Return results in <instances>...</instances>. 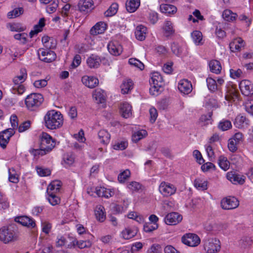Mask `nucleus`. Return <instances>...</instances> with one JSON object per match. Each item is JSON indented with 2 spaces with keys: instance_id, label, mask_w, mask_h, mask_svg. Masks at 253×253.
Here are the masks:
<instances>
[{
  "instance_id": "1",
  "label": "nucleus",
  "mask_w": 253,
  "mask_h": 253,
  "mask_svg": "<svg viewBox=\"0 0 253 253\" xmlns=\"http://www.w3.org/2000/svg\"><path fill=\"white\" fill-rule=\"evenodd\" d=\"M45 126L50 129L60 128L63 125V116L59 111L50 110L48 111L44 117Z\"/></svg>"
},
{
  "instance_id": "2",
  "label": "nucleus",
  "mask_w": 253,
  "mask_h": 253,
  "mask_svg": "<svg viewBox=\"0 0 253 253\" xmlns=\"http://www.w3.org/2000/svg\"><path fill=\"white\" fill-rule=\"evenodd\" d=\"M27 77V72L25 69L20 70V75L15 77L13 79V86L11 91L13 94H22L24 92L25 88L22 84L24 82Z\"/></svg>"
},
{
  "instance_id": "3",
  "label": "nucleus",
  "mask_w": 253,
  "mask_h": 253,
  "mask_svg": "<svg viewBox=\"0 0 253 253\" xmlns=\"http://www.w3.org/2000/svg\"><path fill=\"white\" fill-rule=\"evenodd\" d=\"M150 88L149 89L151 94L157 96L161 92L163 85V79L160 74L158 72H154L152 74L149 80Z\"/></svg>"
},
{
  "instance_id": "4",
  "label": "nucleus",
  "mask_w": 253,
  "mask_h": 253,
  "mask_svg": "<svg viewBox=\"0 0 253 253\" xmlns=\"http://www.w3.org/2000/svg\"><path fill=\"white\" fill-rule=\"evenodd\" d=\"M14 226L3 227L0 229V240L5 244L17 240L18 235Z\"/></svg>"
},
{
  "instance_id": "5",
  "label": "nucleus",
  "mask_w": 253,
  "mask_h": 253,
  "mask_svg": "<svg viewBox=\"0 0 253 253\" xmlns=\"http://www.w3.org/2000/svg\"><path fill=\"white\" fill-rule=\"evenodd\" d=\"M43 101L42 95L40 93H31L25 99L27 108L31 111L36 110Z\"/></svg>"
},
{
  "instance_id": "6",
  "label": "nucleus",
  "mask_w": 253,
  "mask_h": 253,
  "mask_svg": "<svg viewBox=\"0 0 253 253\" xmlns=\"http://www.w3.org/2000/svg\"><path fill=\"white\" fill-rule=\"evenodd\" d=\"M203 243L204 248L207 253H217L220 250V242L215 238L205 239Z\"/></svg>"
},
{
  "instance_id": "7",
  "label": "nucleus",
  "mask_w": 253,
  "mask_h": 253,
  "mask_svg": "<svg viewBox=\"0 0 253 253\" xmlns=\"http://www.w3.org/2000/svg\"><path fill=\"white\" fill-rule=\"evenodd\" d=\"M41 148L44 149L48 153L50 152L55 146V141L46 132H42L40 136Z\"/></svg>"
},
{
  "instance_id": "8",
  "label": "nucleus",
  "mask_w": 253,
  "mask_h": 253,
  "mask_svg": "<svg viewBox=\"0 0 253 253\" xmlns=\"http://www.w3.org/2000/svg\"><path fill=\"white\" fill-rule=\"evenodd\" d=\"M177 188L175 185L166 181H162L159 185V191L164 197H168L174 195Z\"/></svg>"
},
{
  "instance_id": "9",
  "label": "nucleus",
  "mask_w": 253,
  "mask_h": 253,
  "mask_svg": "<svg viewBox=\"0 0 253 253\" xmlns=\"http://www.w3.org/2000/svg\"><path fill=\"white\" fill-rule=\"evenodd\" d=\"M39 59L45 62L50 63L54 61L56 57V54L48 49L40 48L38 50Z\"/></svg>"
},
{
  "instance_id": "10",
  "label": "nucleus",
  "mask_w": 253,
  "mask_h": 253,
  "mask_svg": "<svg viewBox=\"0 0 253 253\" xmlns=\"http://www.w3.org/2000/svg\"><path fill=\"white\" fill-rule=\"evenodd\" d=\"M220 205L223 210H230L237 208L239 203L238 200L235 197H228L222 199Z\"/></svg>"
},
{
  "instance_id": "11",
  "label": "nucleus",
  "mask_w": 253,
  "mask_h": 253,
  "mask_svg": "<svg viewBox=\"0 0 253 253\" xmlns=\"http://www.w3.org/2000/svg\"><path fill=\"white\" fill-rule=\"evenodd\" d=\"M182 242L190 247H196L200 243V239L198 235L193 233H188L181 238Z\"/></svg>"
},
{
  "instance_id": "12",
  "label": "nucleus",
  "mask_w": 253,
  "mask_h": 253,
  "mask_svg": "<svg viewBox=\"0 0 253 253\" xmlns=\"http://www.w3.org/2000/svg\"><path fill=\"white\" fill-rule=\"evenodd\" d=\"M13 129L8 128L0 133V146L5 148L9 142L10 138L14 134Z\"/></svg>"
},
{
  "instance_id": "13",
  "label": "nucleus",
  "mask_w": 253,
  "mask_h": 253,
  "mask_svg": "<svg viewBox=\"0 0 253 253\" xmlns=\"http://www.w3.org/2000/svg\"><path fill=\"white\" fill-rule=\"evenodd\" d=\"M78 7L80 11L88 13L94 9V2L92 0H80Z\"/></svg>"
},
{
  "instance_id": "14",
  "label": "nucleus",
  "mask_w": 253,
  "mask_h": 253,
  "mask_svg": "<svg viewBox=\"0 0 253 253\" xmlns=\"http://www.w3.org/2000/svg\"><path fill=\"white\" fill-rule=\"evenodd\" d=\"M182 219L181 215L177 212H172L168 213L165 218V222L168 225H176Z\"/></svg>"
},
{
  "instance_id": "15",
  "label": "nucleus",
  "mask_w": 253,
  "mask_h": 253,
  "mask_svg": "<svg viewBox=\"0 0 253 253\" xmlns=\"http://www.w3.org/2000/svg\"><path fill=\"white\" fill-rule=\"evenodd\" d=\"M239 87L242 93L246 96H249L253 93V85L249 80H242L239 84Z\"/></svg>"
},
{
  "instance_id": "16",
  "label": "nucleus",
  "mask_w": 253,
  "mask_h": 253,
  "mask_svg": "<svg viewBox=\"0 0 253 253\" xmlns=\"http://www.w3.org/2000/svg\"><path fill=\"white\" fill-rule=\"evenodd\" d=\"M105 59L104 58L102 59L97 55L91 54L86 60V63L88 67L90 68H98L101 62H103ZM104 64L105 62H103Z\"/></svg>"
},
{
  "instance_id": "17",
  "label": "nucleus",
  "mask_w": 253,
  "mask_h": 253,
  "mask_svg": "<svg viewBox=\"0 0 253 253\" xmlns=\"http://www.w3.org/2000/svg\"><path fill=\"white\" fill-rule=\"evenodd\" d=\"M179 90L184 94H188L192 90V85L191 82L187 80H182L178 84Z\"/></svg>"
},
{
  "instance_id": "18",
  "label": "nucleus",
  "mask_w": 253,
  "mask_h": 253,
  "mask_svg": "<svg viewBox=\"0 0 253 253\" xmlns=\"http://www.w3.org/2000/svg\"><path fill=\"white\" fill-rule=\"evenodd\" d=\"M15 221L20 224L29 227L34 228L36 226L35 221L27 216H21L15 218Z\"/></svg>"
},
{
  "instance_id": "19",
  "label": "nucleus",
  "mask_w": 253,
  "mask_h": 253,
  "mask_svg": "<svg viewBox=\"0 0 253 253\" xmlns=\"http://www.w3.org/2000/svg\"><path fill=\"white\" fill-rule=\"evenodd\" d=\"M109 52L112 55H119L122 52V46L117 41L110 42L108 44Z\"/></svg>"
},
{
  "instance_id": "20",
  "label": "nucleus",
  "mask_w": 253,
  "mask_h": 253,
  "mask_svg": "<svg viewBox=\"0 0 253 253\" xmlns=\"http://www.w3.org/2000/svg\"><path fill=\"white\" fill-rule=\"evenodd\" d=\"M226 177L229 181L234 184H243L245 182L244 176H241L232 171L227 172Z\"/></svg>"
},
{
  "instance_id": "21",
  "label": "nucleus",
  "mask_w": 253,
  "mask_h": 253,
  "mask_svg": "<svg viewBox=\"0 0 253 253\" xmlns=\"http://www.w3.org/2000/svg\"><path fill=\"white\" fill-rule=\"evenodd\" d=\"M245 46L244 41L240 38L234 39L229 44L230 50L232 52H235L241 50Z\"/></svg>"
},
{
  "instance_id": "22",
  "label": "nucleus",
  "mask_w": 253,
  "mask_h": 253,
  "mask_svg": "<svg viewBox=\"0 0 253 253\" xmlns=\"http://www.w3.org/2000/svg\"><path fill=\"white\" fill-rule=\"evenodd\" d=\"M82 82L86 86L91 88L96 87L99 83L98 80L97 78L87 76L83 77Z\"/></svg>"
},
{
  "instance_id": "23",
  "label": "nucleus",
  "mask_w": 253,
  "mask_h": 253,
  "mask_svg": "<svg viewBox=\"0 0 253 253\" xmlns=\"http://www.w3.org/2000/svg\"><path fill=\"white\" fill-rule=\"evenodd\" d=\"M92 96L98 104L104 103L106 101V94L101 89H96L93 92Z\"/></svg>"
},
{
  "instance_id": "24",
  "label": "nucleus",
  "mask_w": 253,
  "mask_h": 253,
  "mask_svg": "<svg viewBox=\"0 0 253 253\" xmlns=\"http://www.w3.org/2000/svg\"><path fill=\"white\" fill-rule=\"evenodd\" d=\"M234 123L236 127L243 128L247 127L249 126V121L245 116L240 115L236 117Z\"/></svg>"
},
{
  "instance_id": "25",
  "label": "nucleus",
  "mask_w": 253,
  "mask_h": 253,
  "mask_svg": "<svg viewBox=\"0 0 253 253\" xmlns=\"http://www.w3.org/2000/svg\"><path fill=\"white\" fill-rule=\"evenodd\" d=\"M106 29V25L105 23L100 22L97 23L90 30V33L92 35H97L104 33Z\"/></svg>"
},
{
  "instance_id": "26",
  "label": "nucleus",
  "mask_w": 253,
  "mask_h": 253,
  "mask_svg": "<svg viewBox=\"0 0 253 253\" xmlns=\"http://www.w3.org/2000/svg\"><path fill=\"white\" fill-rule=\"evenodd\" d=\"M95 215L96 219L100 222H103L106 219V213L105 209L102 205H98L95 210Z\"/></svg>"
},
{
  "instance_id": "27",
  "label": "nucleus",
  "mask_w": 253,
  "mask_h": 253,
  "mask_svg": "<svg viewBox=\"0 0 253 253\" xmlns=\"http://www.w3.org/2000/svg\"><path fill=\"white\" fill-rule=\"evenodd\" d=\"M146 33L147 28L146 27L141 25L137 26L135 31L136 38L140 41L144 40Z\"/></svg>"
},
{
  "instance_id": "28",
  "label": "nucleus",
  "mask_w": 253,
  "mask_h": 253,
  "mask_svg": "<svg viewBox=\"0 0 253 253\" xmlns=\"http://www.w3.org/2000/svg\"><path fill=\"white\" fill-rule=\"evenodd\" d=\"M225 98L226 100L231 102L235 101L238 99V94L235 88L233 86L227 87Z\"/></svg>"
},
{
  "instance_id": "29",
  "label": "nucleus",
  "mask_w": 253,
  "mask_h": 253,
  "mask_svg": "<svg viewBox=\"0 0 253 253\" xmlns=\"http://www.w3.org/2000/svg\"><path fill=\"white\" fill-rule=\"evenodd\" d=\"M120 112L123 117L128 118L132 114L131 106L128 103H123L121 104Z\"/></svg>"
},
{
  "instance_id": "30",
  "label": "nucleus",
  "mask_w": 253,
  "mask_h": 253,
  "mask_svg": "<svg viewBox=\"0 0 253 253\" xmlns=\"http://www.w3.org/2000/svg\"><path fill=\"white\" fill-rule=\"evenodd\" d=\"M137 233V230L134 228L126 227L121 232L122 237L126 240L134 237Z\"/></svg>"
},
{
  "instance_id": "31",
  "label": "nucleus",
  "mask_w": 253,
  "mask_h": 253,
  "mask_svg": "<svg viewBox=\"0 0 253 253\" xmlns=\"http://www.w3.org/2000/svg\"><path fill=\"white\" fill-rule=\"evenodd\" d=\"M139 5V0H127L126 4V9L129 12L135 11Z\"/></svg>"
},
{
  "instance_id": "32",
  "label": "nucleus",
  "mask_w": 253,
  "mask_h": 253,
  "mask_svg": "<svg viewBox=\"0 0 253 253\" xmlns=\"http://www.w3.org/2000/svg\"><path fill=\"white\" fill-rule=\"evenodd\" d=\"M210 71L216 74L220 73L221 70V66L220 63L216 60H211L209 64Z\"/></svg>"
},
{
  "instance_id": "33",
  "label": "nucleus",
  "mask_w": 253,
  "mask_h": 253,
  "mask_svg": "<svg viewBox=\"0 0 253 253\" xmlns=\"http://www.w3.org/2000/svg\"><path fill=\"white\" fill-rule=\"evenodd\" d=\"M98 138L101 143L103 144H107L110 141V134L105 130H100L98 133Z\"/></svg>"
},
{
  "instance_id": "34",
  "label": "nucleus",
  "mask_w": 253,
  "mask_h": 253,
  "mask_svg": "<svg viewBox=\"0 0 253 253\" xmlns=\"http://www.w3.org/2000/svg\"><path fill=\"white\" fill-rule=\"evenodd\" d=\"M195 187L199 190L204 191L208 189V181L201 178H197L194 180Z\"/></svg>"
},
{
  "instance_id": "35",
  "label": "nucleus",
  "mask_w": 253,
  "mask_h": 253,
  "mask_svg": "<svg viewBox=\"0 0 253 253\" xmlns=\"http://www.w3.org/2000/svg\"><path fill=\"white\" fill-rule=\"evenodd\" d=\"M160 10L162 13L169 14L176 12L177 8L175 6L171 4H162L160 5Z\"/></svg>"
},
{
  "instance_id": "36",
  "label": "nucleus",
  "mask_w": 253,
  "mask_h": 253,
  "mask_svg": "<svg viewBox=\"0 0 253 253\" xmlns=\"http://www.w3.org/2000/svg\"><path fill=\"white\" fill-rule=\"evenodd\" d=\"M171 50L172 52L175 55L180 57L183 54L184 47L179 43L173 42L171 44Z\"/></svg>"
},
{
  "instance_id": "37",
  "label": "nucleus",
  "mask_w": 253,
  "mask_h": 253,
  "mask_svg": "<svg viewBox=\"0 0 253 253\" xmlns=\"http://www.w3.org/2000/svg\"><path fill=\"white\" fill-rule=\"evenodd\" d=\"M61 182L59 181H53L50 183L47 188V193H56L59 191Z\"/></svg>"
},
{
  "instance_id": "38",
  "label": "nucleus",
  "mask_w": 253,
  "mask_h": 253,
  "mask_svg": "<svg viewBox=\"0 0 253 253\" xmlns=\"http://www.w3.org/2000/svg\"><path fill=\"white\" fill-rule=\"evenodd\" d=\"M206 82L207 86L211 92H214L220 89L214 79L209 77L206 79Z\"/></svg>"
},
{
  "instance_id": "39",
  "label": "nucleus",
  "mask_w": 253,
  "mask_h": 253,
  "mask_svg": "<svg viewBox=\"0 0 253 253\" xmlns=\"http://www.w3.org/2000/svg\"><path fill=\"white\" fill-rule=\"evenodd\" d=\"M222 17L227 21L233 22L236 19L237 15L229 9H226L222 13Z\"/></svg>"
},
{
  "instance_id": "40",
  "label": "nucleus",
  "mask_w": 253,
  "mask_h": 253,
  "mask_svg": "<svg viewBox=\"0 0 253 253\" xmlns=\"http://www.w3.org/2000/svg\"><path fill=\"white\" fill-rule=\"evenodd\" d=\"M133 84L131 80H125L121 86L122 93L126 94L128 93L129 91L132 89Z\"/></svg>"
},
{
  "instance_id": "41",
  "label": "nucleus",
  "mask_w": 253,
  "mask_h": 253,
  "mask_svg": "<svg viewBox=\"0 0 253 253\" xmlns=\"http://www.w3.org/2000/svg\"><path fill=\"white\" fill-rule=\"evenodd\" d=\"M63 159L65 167L71 166L75 162V156L71 152L64 154Z\"/></svg>"
},
{
  "instance_id": "42",
  "label": "nucleus",
  "mask_w": 253,
  "mask_h": 253,
  "mask_svg": "<svg viewBox=\"0 0 253 253\" xmlns=\"http://www.w3.org/2000/svg\"><path fill=\"white\" fill-rule=\"evenodd\" d=\"M147 135V132L145 130L142 129L135 132L132 135V141L135 143L137 142L141 139L144 138Z\"/></svg>"
},
{
  "instance_id": "43",
  "label": "nucleus",
  "mask_w": 253,
  "mask_h": 253,
  "mask_svg": "<svg viewBox=\"0 0 253 253\" xmlns=\"http://www.w3.org/2000/svg\"><path fill=\"white\" fill-rule=\"evenodd\" d=\"M96 193L99 197L108 198L112 196V192L109 189L104 187H99L96 188Z\"/></svg>"
},
{
  "instance_id": "44",
  "label": "nucleus",
  "mask_w": 253,
  "mask_h": 253,
  "mask_svg": "<svg viewBox=\"0 0 253 253\" xmlns=\"http://www.w3.org/2000/svg\"><path fill=\"white\" fill-rule=\"evenodd\" d=\"M218 165L221 169L225 171L228 170L230 167L229 162L227 160V158L223 156H220L219 157Z\"/></svg>"
},
{
  "instance_id": "45",
  "label": "nucleus",
  "mask_w": 253,
  "mask_h": 253,
  "mask_svg": "<svg viewBox=\"0 0 253 253\" xmlns=\"http://www.w3.org/2000/svg\"><path fill=\"white\" fill-rule=\"evenodd\" d=\"M232 127V124L229 120L223 119L218 125V128L222 131H226Z\"/></svg>"
},
{
  "instance_id": "46",
  "label": "nucleus",
  "mask_w": 253,
  "mask_h": 253,
  "mask_svg": "<svg viewBox=\"0 0 253 253\" xmlns=\"http://www.w3.org/2000/svg\"><path fill=\"white\" fill-rule=\"evenodd\" d=\"M48 196L47 200L50 204L52 206H55L59 204L60 202V199L56 195V193H47Z\"/></svg>"
},
{
  "instance_id": "47",
  "label": "nucleus",
  "mask_w": 253,
  "mask_h": 253,
  "mask_svg": "<svg viewBox=\"0 0 253 253\" xmlns=\"http://www.w3.org/2000/svg\"><path fill=\"white\" fill-rule=\"evenodd\" d=\"M165 35L166 37H169L174 33L172 23L170 21H167L165 22L164 27Z\"/></svg>"
},
{
  "instance_id": "48",
  "label": "nucleus",
  "mask_w": 253,
  "mask_h": 253,
  "mask_svg": "<svg viewBox=\"0 0 253 253\" xmlns=\"http://www.w3.org/2000/svg\"><path fill=\"white\" fill-rule=\"evenodd\" d=\"M23 12L24 9L22 7L16 8L7 13V17L9 18H14L22 14Z\"/></svg>"
},
{
  "instance_id": "49",
  "label": "nucleus",
  "mask_w": 253,
  "mask_h": 253,
  "mask_svg": "<svg viewBox=\"0 0 253 253\" xmlns=\"http://www.w3.org/2000/svg\"><path fill=\"white\" fill-rule=\"evenodd\" d=\"M191 37L196 44H200L202 40V34L199 31H194L191 33Z\"/></svg>"
},
{
  "instance_id": "50",
  "label": "nucleus",
  "mask_w": 253,
  "mask_h": 253,
  "mask_svg": "<svg viewBox=\"0 0 253 253\" xmlns=\"http://www.w3.org/2000/svg\"><path fill=\"white\" fill-rule=\"evenodd\" d=\"M127 187L132 192H138L142 188V185L136 181L129 182Z\"/></svg>"
},
{
  "instance_id": "51",
  "label": "nucleus",
  "mask_w": 253,
  "mask_h": 253,
  "mask_svg": "<svg viewBox=\"0 0 253 253\" xmlns=\"http://www.w3.org/2000/svg\"><path fill=\"white\" fill-rule=\"evenodd\" d=\"M118 9V4L116 3H113L105 12V14L106 16H112L117 13Z\"/></svg>"
},
{
  "instance_id": "52",
  "label": "nucleus",
  "mask_w": 253,
  "mask_h": 253,
  "mask_svg": "<svg viewBox=\"0 0 253 253\" xmlns=\"http://www.w3.org/2000/svg\"><path fill=\"white\" fill-rule=\"evenodd\" d=\"M29 151L34 157L43 156L48 153L44 149L41 148V146H40V149L31 148Z\"/></svg>"
},
{
  "instance_id": "53",
  "label": "nucleus",
  "mask_w": 253,
  "mask_h": 253,
  "mask_svg": "<svg viewBox=\"0 0 253 253\" xmlns=\"http://www.w3.org/2000/svg\"><path fill=\"white\" fill-rule=\"evenodd\" d=\"M128 63L131 65L136 67L141 70H142L144 68V64L136 58H130L128 60Z\"/></svg>"
},
{
  "instance_id": "54",
  "label": "nucleus",
  "mask_w": 253,
  "mask_h": 253,
  "mask_svg": "<svg viewBox=\"0 0 253 253\" xmlns=\"http://www.w3.org/2000/svg\"><path fill=\"white\" fill-rule=\"evenodd\" d=\"M128 146V142L126 141L123 140L117 142L113 145V148L117 150H124L126 149Z\"/></svg>"
},
{
  "instance_id": "55",
  "label": "nucleus",
  "mask_w": 253,
  "mask_h": 253,
  "mask_svg": "<svg viewBox=\"0 0 253 253\" xmlns=\"http://www.w3.org/2000/svg\"><path fill=\"white\" fill-rule=\"evenodd\" d=\"M130 171L128 169H126L119 174L118 177V180L121 183H124L130 176Z\"/></svg>"
},
{
  "instance_id": "56",
  "label": "nucleus",
  "mask_w": 253,
  "mask_h": 253,
  "mask_svg": "<svg viewBox=\"0 0 253 253\" xmlns=\"http://www.w3.org/2000/svg\"><path fill=\"white\" fill-rule=\"evenodd\" d=\"M58 6V1L57 0H53L52 3L46 7V10L48 13H53L56 11Z\"/></svg>"
},
{
  "instance_id": "57",
  "label": "nucleus",
  "mask_w": 253,
  "mask_h": 253,
  "mask_svg": "<svg viewBox=\"0 0 253 253\" xmlns=\"http://www.w3.org/2000/svg\"><path fill=\"white\" fill-rule=\"evenodd\" d=\"M76 245L80 249L88 248L91 246V243L89 240H80L76 242Z\"/></svg>"
},
{
  "instance_id": "58",
  "label": "nucleus",
  "mask_w": 253,
  "mask_h": 253,
  "mask_svg": "<svg viewBox=\"0 0 253 253\" xmlns=\"http://www.w3.org/2000/svg\"><path fill=\"white\" fill-rule=\"evenodd\" d=\"M243 72L240 69L237 70L231 69L230 70V77L233 79H236L240 78L242 76Z\"/></svg>"
},
{
  "instance_id": "59",
  "label": "nucleus",
  "mask_w": 253,
  "mask_h": 253,
  "mask_svg": "<svg viewBox=\"0 0 253 253\" xmlns=\"http://www.w3.org/2000/svg\"><path fill=\"white\" fill-rule=\"evenodd\" d=\"M10 30L11 31L22 32L24 31L25 28L20 23H13L10 25Z\"/></svg>"
},
{
  "instance_id": "60",
  "label": "nucleus",
  "mask_w": 253,
  "mask_h": 253,
  "mask_svg": "<svg viewBox=\"0 0 253 253\" xmlns=\"http://www.w3.org/2000/svg\"><path fill=\"white\" fill-rule=\"evenodd\" d=\"M47 81L45 79L37 80L33 83L34 86L37 88H42L46 86Z\"/></svg>"
},
{
  "instance_id": "61",
  "label": "nucleus",
  "mask_w": 253,
  "mask_h": 253,
  "mask_svg": "<svg viewBox=\"0 0 253 253\" xmlns=\"http://www.w3.org/2000/svg\"><path fill=\"white\" fill-rule=\"evenodd\" d=\"M37 171L41 176H45L49 175L51 173L50 170L48 169H44L41 167L37 168Z\"/></svg>"
},
{
  "instance_id": "62",
  "label": "nucleus",
  "mask_w": 253,
  "mask_h": 253,
  "mask_svg": "<svg viewBox=\"0 0 253 253\" xmlns=\"http://www.w3.org/2000/svg\"><path fill=\"white\" fill-rule=\"evenodd\" d=\"M52 228L51 224L48 222H43L42 223V231L46 234H48Z\"/></svg>"
},
{
  "instance_id": "63",
  "label": "nucleus",
  "mask_w": 253,
  "mask_h": 253,
  "mask_svg": "<svg viewBox=\"0 0 253 253\" xmlns=\"http://www.w3.org/2000/svg\"><path fill=\"white\" fill-rule=\"evenodd\" d=\"M238 144V142H236L232 138L230 139L228 144V147L229 150L232 152H235L237 150V145Z\"/></svg>"
},
{
  "instance_id": "64",
  "label": "nucleus",
  "mask_w": 253,
  "mask_h": 253,
  "mask_svg": "<svg viewBox=\"0 0 253 253\" xmlns=\"http://www.w3.org/2000/svg\"><path fill=\"white\" fill-rule=\"evenodd\" d=\"M148 253H162L160 246L158 244H153L148 250Z\"/></svg>"
}]
</instances>
